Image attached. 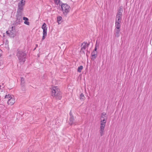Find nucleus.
<instances>
[{
	"mask_svg": "<svg viewBox=\"0 0 152 152\" xmlns=\"http://www.w3.org/2000/svg\"><path fill=\"white\" fill-rule=\"evenodd\" d=\"M122 12L123 9L122 8V7H119L116 16H120L122 15Z\"/></svg>",
	"mask_w": 152,
	"mask_h": 152,
	"instance_id": "nucleus-14",
	"label": "nucleus"
},
{
	"mask_svg": "<svg viewBox=\"0 0 152 152\" xmlns=\"http://www.w3.org/2000/svg\"><path fill=\"white\" fill-rule=\"evenodd\" d=\"M6 33L11 37L14 38L16 35L15 26H12L9 31H6Z\"/></svg>",
	"mask_w": 152,
	"mask_h": 152,
	"instance_id": "nucleus-5",
	"label": "nucleus"
},
{
	"mask_svg": "<svg viewBox=\"0 0 152 152\" xmlns=\"http://www.w3.org/2000/svg\"><path fill=\"white\" fill-rule=\"evenodd\" d=\"M4 86V83H3L2 84V86Z\"/></svg>",
	"mask_w": 152,
	"mask_h": 152,
	"instance_id": "nucleus-29",
	"label": "nucleus"
},
{
	"mask_svg": "<svg viewBox=\"0 0 152 152\" xmlns=\"http://www.w3.org/2000/svg\"><path fill=\"white\" fill-rule=\"evenodd\" d=\"M52 90V96L56 99H61L62 96L61 93L57 86H55L51 88Z\"/></svg>",
	"mask_w": 152,
	"mask_h": 152,
	"instance_id": "nucleus-1",
	"label": "nucleus"
},
{
	"mask_svg": "<svg viewBox=\"0 0 152 152\" xmlns=\"http://www.w3.org/2000/svg\"><path fill=\"white\" fill-rule=\"evenodd\" d=\"M116 17L117 19H116L115 23H120L121 20V16H116Z\"/></svg>",
	"mask_w": 152,
	"mask_h": 152,
	"instance_id": "nucleus-16",
	"label": "nucleus"
},
{
	"mask_svg": "<svg viewBox=\"0 0 152 152\" xmlns=\"http://www.w3.org/2000/svg\"><path fill=\"white\" fill-rule=\"evenodd\" d=\"M115 29H120L121 25L120 23H115Z\"/></svg>",
	"mask_w": 152,
	"mask_h": 152,
	"instance_id": "nucleus-17",
	"label": "nucleus"
},
{
	"mask_svg": "<svg viewBox=\"0 0 152 152\" xmlns=\"http://www.w3.org/2000/svg\"><path fill=\"white\" fill-rule=\"evenodd\" d=\"M101 117H104V118H107V116L106 113L104 112L102 113Z\"/></svg>",
	"mask_w": 152,
	"mask_h": 152,
	"instance_id": "nucleus-22",
	"label": "nucleus"
},
{
	"mask_svg": "<svg viewBox=\"0 0 152 152\" xmlns=\"http://www.w3.org/2000/svg\"><path fill=\"white\" fill-rule=\"evenodd\" d=\"M61 7L64 14L66 16L70 11L69 6L66 4H61Z\"/></svg>",
	"mask_w": 152,
	"mask_h": 152,
	"instance_id": "nucleus-6",
	"label": "nucleus"
},
{
	"mask_svg": "<svg viewBox=\"0 0 152 152\" xmlns=\"http://www.w3.org/2000/svg\"><path fill=\"white\" fill-rule=\"evenodd\" d=\"M3 64V61L2 60L0 61V68H1L2 69V67H1V64Z\"/></svg>",
	"mask_w": 152,
	"mask_h": 152,
	"instance_id": "nucleus-25",
	"label": "nucleus"
},
{
	"mask_svg": "<svg viewBox=\"0 0 152 152\" xmlns=\"http://www.w3.org/2000/svg\"><path fill=\"white\" fill-rule=\"evenodd\" d=\"M89 45V43H88L87 42H83L81 46V50L83 52H84V50H85L87 47H88Z\"/></svg>",
	"mask_w": 152,
	"mask_h": 152,
	"instance_id": "nucleus-9",
	"label": "nucleus"
},
{
	"mask_svg": "<svg viewBox=\"0 0 152 152\" xmlns=\"http://www.w3.org/2000/svg\"><path fill=\"white\" fill-rule=\"evenodd\" d=\"M25 83L24 78L23 77L21 78V84L23 86Z\"/></svg>",
	"mask_w": 152,
	"mask_h": 152,
	"instance_id": "nucleus-20",
	"label": "nucleus"
},
{
	"mask_svg": "<svg viewBox=\"0 0 152 152\" xmlns=\"http://www.w3.org/2000/svg\"><path fill=\"white\" fill-rule=\"evenodd\" d=\"M15 102V99L13 97H11L7 101V104L11 105H12Z\"/></svg>",
	"mask_w": 152,
	"mask_h": 152,
	"instance_id": "nucleus-11",
	"label": "nucleus"
},
{
	"mask_svg": "<svg viewBox=\"0 0 152 152\" xmlns=\"http://www.w3.org/2000/svg\"><path fill=\"white\" fill-rule=\"evenodd\" d=\"M97 51H93L91 53V59L94 60L97 56Z\"/></svg>",
	"mask_w": 152,
	"mask_h": 152,
	"instance_id": "nucleus-12",
	"label": "nucleus"
},
{
	"mask_svg": "<svg viewBox=\"0 0 152 152\" xmlns=\"http://www.w3.org/2000/svg\"><path fill=\"white\" fill-rule=\"evenodd\" d=\"M1 86H0V89H1Z\"/></svg>",
	"mask_w": 152,
	"mask_h": 152,
	"instance_id": "nucleus-30",
	"label": "nucleus"
},
{
	"mask_svg": "<svg viewBox=\"0 0 152 152\" xmlns=\"http://www.w3.org/2000/svg\"><path fill=\"white\" fill-rule=\"evenodd\" d=\"M120 29H115V37H118L120 35Z\"/></svg>",
	"mask_w": 152,
	"mask_h": 152,
	"instance_id": "nucleus-13",
	"label": "nucleus"
},
{
	"mask_svg": "<svg viewBox=\"0 0 152 152\" xmlns=\"http://www.w3.org/2000/svg\"><path fill=\"white\" fill-rule=\"evenodd\" d=\"M54 2L57 5H58L60 3V0H54Z\"/></svg>",
	"mask_w": 152,
	"mask_h": 152,
	"instance_id": "nucleus-23",
	"label": "nucleus"
},
{
	"mask_svg": "<svg viewBox=\"0 0 152 152\" xmlns=\"http://www.w3.org/2000/svg\"><path fill=\"white\" fill-rule=\"evenodd\" d=\"M11 97V96L10 95L8 94L6 95L5 98L9 99Z\"/></svg>",
	"mask_w": 152,
	"mask_h": 152,
	"instance_id": "nucleus-24",
	"label": "nucleus"
},
{
	"mask_svg": "<svg viewBox=\"0 0 152 152\" xmlns=\"http://www.w3.org/2000/svg\"><path fill=\"white\" fill-rule=\"evenodd\" d=\"M83 67L82 66H80L78 68L77 72H81L82 70L83 69Z\"/></svg>",
	"mask_w": 152,
	"mask_h": 152,
	"instance_id": "nucleus-19",
	"label": "nucleus"
},
{
	"mask_svg": "<svg viewBox=\"0 0 152 152\" xmlns=\"http://www.w3.org/2000/svg\"><path fill=\"white\" fill-rule=\"evenodd\" d=\"M1 50L0 49V57H1Z\"/></svg>",
	"mask_w": 152,
	"mask_h": 152,
	"instance_id": "nucleus-28",
	"label": "nucleus"
},
{
	"mask_svg": "<svg viewBox=\"0 0 152 152\" xmlns=\"http://www.w3.org/2000/svg\"><path fill=\"white\" fill-rule=\"evenodd\" d=\"M107 119V118H104V117H101L100 126L99 131L101 136H102L104 134V128L105 126Z\"/></svg>",
	"mask_w": 152,
	"mask_h": 152,
	"instance_id": "nucleus-3",
	"label": "nucleus"
},
{
	"mask_svg": "<svg viewBox=\"0 0 152 152\" xmlns=\"http://www.w3.org/2000/svg\"><path fill=\"white\" fill-rule=\"evenodd\" d=\"M96 47L94 48V50L93 51H96L97 48H96Z\"/></svg>",
	"mask_w": 152,
	"mask_h": 152,
	"instance_id": "nucleus-27",
	"label": "nucleus"
},
{
	"mask_svg": "<svg viewBox=\"0 0 152 152\" xmlns=\"http://www.w3.org/2000/svg\"><path fill=\"white\" fill-rule=\"evenodd\" d=\"M69 123L70 125H76V122L75 121L74 117L72 116L70 117Z\"/></svg>",
	"mask_w": 152,
	"mask_h": 152,
	"instance_id": "nucleus-10",
	"label": "nucleus"
},
{
	"mask_svg": "<svg viewBox=\"0 0 152 152\" xmlns=\"http://www.w3.org/2000/svg\"><path fill=\"white\" fill-rule=\"evenodd\" d=\"M25 4V0H21L18 4L17 10L23 11V8Z\"/></svg>",
	"mask_w": 152,
	"mask_h": 152,
	"instance_id": "nucleus-7",
	"label": "nucleus"
},
{
	"mask_svg": "<svg viewBox=\"0 0 152 152\" xmlns=\"http://www.w3.org/2000/svg\"><path fill=\"white\" fill-rule=\"evenodd\" d=\"M23 11H17L16 19L14 23L15 26L20 24L23 22Z\"/></svg>",
	"mask_w": 152,
	"mask_h": 152,
	"instance_id": "nucleus-4",
	"label": "nucleus"
},
{
	"mask_svg": "<svg viewBox=\"0 0 152 152\" xmlns=\"http://www.w3.org/2000/svg\"><path fill=\"white\" fill-rule=\"evenodd\" d=\"M42 28L43 30V36L42 37V40L44 39L47 35V28L46 27V25L45 23H44L42 27Z\"/></svg>",
	"mask_w": 152,
	"mask_h": 152,
	"instance_id": "nucleus-8",
	"label": "nucleus"
},
{
	"mask_svg": "<svg viewBox=\"0 0 152 152\" xmlns=\"http://www.w3.org/2000/svg\"><path fill=\"white\" fill-rule=\"evenodd\" d=\"M36 47H37V46H38L37 45H37H36Z\"/></svg>",
	"mask_w": 152,
	"mask_h": 152,
	"instance_id": "nucleus-31",
	"label": "nucleus"
},
{
	"mask_svg": "<svg viewBox=\"0 0 152 152\" xmlns=\"http://www.w3.org/2000/svg\"><path fill=\"white\" fill-rule=\"evenodd\" d=\"M80 98L81 101H83L85 100V97L83 93H81L80 95Z\"/></svg>",
	"mask_w": 152,
	"mask_h": 152,
	"instance_id": "nucleus-18",
	"label": "nucleus"
},
{
	"mask_svg": "<svg viewBox=\"0 0 152 152\" xmlns=\"http://www.w3.org/2000/svg\"><path fill=\"white\" fill-rule=\"evenodd\" d=\"M69 115H70V117H72V116L73 117V115H72V112H71V111H70V112Z\"/></svg>",
	"mask_w": 152,
	"mask_h": 152,
	"instance_id": "nucleus-26",
	"label": "nucleus"
},
{
	"mask_svg": "<svg viewBox=\"0 0 152 152\" xmlns=\"http://www.w3.org/2000/svg\"><path fill=\"white\" fill-rule=\"evenodd\" d=\"M23 20L25 21L24 22V23L25 24H26L28 25H29L30 24V23L28 22V18L26 17H23Z\"/></svg>",
	"mask_w": 152,
	"mask_h": 152,
	"instance_id": "nucleus-15",
	"label": "nucleus"
},
{
	"mask_svg": "<svg viewBox=\"0 0 152 152\" xmlns=\"http://www.w3.org/2000/svg\"><path fill=\"white\" fill-rule=\"evenodd\" d=\"M17 56L19 62L21 64H23L26 58V53L22 51H18L17 53Z\"/></svg>",
	"mask_w": 152,
	"mask_h": 152,
	"instance_id": "nucleus-2",
	"label": "nucleus"
},
{
	"mask_svg": "<svg viewBox=\"0 0 152 152\" xmlns=\"http://www.w3.org/2000/svg\"><path fill=\"white\" fill-rule=\"evenodd\" d=\"M57 19L58 23L59 24L60 23H61L60 22L62 19V17L61 16H58L57 17Z\"/></svg>",
	"mask_w": 152,
	"mask_h": 152,
	"instance_id": "nucleus-21",
	"label": "nucleus"
}]
</instances>
